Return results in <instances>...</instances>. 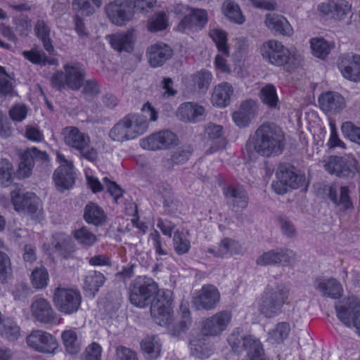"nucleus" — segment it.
Instances as JSON below:
<instances>
[{
    "instance_id": "obj_34",
    "label": "nucleus",
    "mask_w": 360,
    "mask_h": 360,
    "mask_svg": "<svg viewBox=\"0 0 360 360\" xmlns=\"http://www.w3.org/2000/svg\"><path fill=\"white\" fill-rule=\"evenodd\" d=\"M292 252L288 250H271L262 254L256 260L260 266L272 265L278 262H287Z\"/></svg>"
},
{
    "instance_id": "obj_58",
    "label": "nucleus",
    "mask_w": 360,
    "mask_h": 360,
    "mask_svg": "<svg viewBox=\"0 0 360 360\" xmlns=\"http://www.w3.org/2000/svg\"><path fill=\"white\" fill-rule=\"evenodd\" d=\"M25 160L30 159L34 165L35 162L41 163L49 161V156L46 152L39 150L36 147H32L25 151Z\"/></svg>"
},
{
    "instance_id": "obj_20",
    "label": "nucleus",
    "mask_w": 360,
    "mask_h": 360,
    "mask_svg": "<svg viewBox=\"0 0 360 360\" xmlns=\"http://www.w3.org/2000/svg\"><path fill=\"white\" fill-rule=\"evenodd\" d=\"M205 114V108L195 102H184L176 109V117L186 123H196Z\"/></svg>"
},
{
    "instance_id": "obj_63",
    "label": "nucleus",
    "mask_w": 360,
    "mask_h": 360,
    "mask_svg": "<svg viewBox=\"0 0 360 360\" xmlns=\"http://www.w3.org/2000/svg\"><path fill=\"white\" fill-rule=\"evenodd\" d=\"M85 352L84 360H101V359L102 347L96 342L89 345Z\"/></svg>"
},
{
    "instance_id": "obj_25",
    "label": "nucleus",
    "mask_w": 360,
    "mask_h": 360,
    "mask_svg": "<svg viewBox=\"0 0 360 360\" xmlns=\"http://www.w3.org/2000/svg\"><path fill=\"white\" fill-rule=\"evenodd\" d=\"M314 288L323 297L331 299H338L343 294V288L341 283L333 278L317 279Z\"/></svg>"
},
{
    "instance_id": "obj_14",
    "label": "nucleus",
    "mask_w": 360,
    "mask_h": 360,
    "mask_svg": "<svg viewBox=\"0 0 360 360\" xmlns=\"http://www.w3.org/2000/svg\"><path fill=\"white\" fill-rule=\"evenodd\" d=\"M105 13L110 21L119 26L126 25L134 16V9L127 0H116L108 4Z\"/></svg>"
},
{
    "instance_id": "obj_59",
    "label": "nucleus",
    "mask_w": 360,
    "mask_h": 360,
    "mask_svg": "<svg viewBox=\"0 0 360 360\" xmlns=\"http://www.w3.org/2000/svg\"><path fill=\"white\" fill-rule=\"evenodd\" d=\"M290 178V176H283L282 172L278 169L276 173V179L272 183V188L278 194H283L287 193L289 190L285 179Z\"/></svg>"
},
{
    "instance_id": "obj_57",
    "label": "nucleus",
    "mask_w": 360,
    "mask_h": 360,
    "mask_svg": "<svg viewBox=\"0 0 360 360\" xmlns=\"http://www.w3.org/2000/svg\"><path fill=\"white\" fill-rule=\"evenodd\" d=\"M13 94L12 79L0 66V94L11 96Z\"/></svg>"
},
{
    "instance_id": "obj_13",
    "label": "nucleus",
    "mask_w": 360,
    "mask_h": 360,
    "mask_svg": "<svg viewBox=\"0 0 360 360\" xmlns=\"http://www.w3.org/2000/svg\"><path fill=\"white\" fill-rule=\"evenodd\" d=\"M319 14L336 21H343L352 13V4L349 0H328L318 5Z\"/></svg>"
},
{
    "instance_id": "obj_35",
    "label": "nucleus",
    "mask_w": 360,
    "mask_h": 360,
    "mask_svg": "<svg viewBox=\"0 0 360 360\" xmlns=\"http://www.w3.org/2000/svg\"><path fill=\"white\" fill-rule=\"evenodd\" d=\"M105 276L100 272L91 271L86 273L84 279L82 287L86 295L94 297L99 288L104 284Z\"/></svg>"
},
{
    "instance_id": "obj_26",
    "label": "nucleus",
    "mask_w": 360,
    "mask_h": 360,
    "mask_svg": "<svg viewBox=\"0 0 360 360\" xmlns=\"http://www.w3.org/2000/svg\"><path fill=\"white\" fill-rule=\"evenodd\" d=\"M206 252L214 257L229 258L235 255L240 254L242 252V248L236 240L225 238L217 245L208 248Z\"/></svg>"
},
{
    "instance_id": "obj_40",
    "label": "nucleus",
    "mask_w": 360,
    "mask_h": 360,
    "mask_svg": "<svg viewBox=\"0 0 360 360\" xmlns=\"http://www.w3.org/2000/svg\"><path fill=\"white\" fill-rule=\"evenodd\" d=\"M213 79L212 74L207 70H200L188 77L183 79V82L186 83L191 79L193 86L200 91H206L210 86Z\"/></svg>"
},
{
    "instance_id": "obj_32",
    "label": "nucleus",
    "mask_w": 360,
    "mask_h": 360,
    "mask_svg": "<svg viewBox=\"0 0 360 360\" xmlns=\"http://www.w3.org/2000/svg\"><path fill=\"white\" fill-rule=\"evenodd\" d=\"M148 60L153 67L162 65L172 55V49L163 43L150 46L148 49Z\"/></svg>"
},
{
    "instance_id": "obj_1",
    "label": "nucleus",
    "mask_w": 360,
    "mask_h": 360,
    "mask_svg": "<svg viewBox=\"0 0 360 360\" xmlns=\"http://www.w3.org/2000/svg\"><path fill=\"white\" fill-rule=\"evenodd\" d=\"M154 294L156 296L150 307L154 321L159 326L167 327L172 335H181L191 324L190 311L187 304H181L180 311L184 320L179 324L172 323L173 296L171 290H158L157 283L152 278L139 276L131 286L129 300L133 305L143 308Z\"/></svg>"
},
{
    "instance_id": "obj_37",
    "label": "nucleus",
    "mask_w": 360,
    "mask_h": 360,
    "mask_svg": "<svg viewBox=\"0 0 360 360\" xmlns=\"http://www.w3.org/2000/svg\"><path fill=\"white\" fill-rule=\"evenodd\" d=\"M210 339H189L191 354L200 359L209 358L214 352V347L210 343Z\"/></svg>"
},
{
    "instance_id": "obj_53",
    "label": "nucleus",
    "mask_w": 360,
    "mask_h": 360,
    "mask_svg": "<svg viewBox=\"0 0 360 360\" xmlns=\"http://www.w3.org/2000/svg\"><path fill=\"white\" fill-rule=\"evenodd\" d=\"M101 5V0H73V6L84 15L93 13Z\"/></svg>"
},
{
    "instance_id": "obj_54",
    "label": "nucleus",
    "mask_w": 360,
    "mask_h": 360,
    "mask_svg": "<svg viewBox=\"0 0 360 360\" xmlns=\"http://www.w3.org/2000/svg\"><path fill=\"white\" fill-rule=\"evenodd\" d=\"M226 197L235 206L243 208L247 205L246 193L242 189L231 188L227 191Z\"/></svg>"
},
{
    "instance_id": "obj_39",
    "label": "nucleus",
    "mask_w": 360,
    "mask_h": 360,
    "mask_svg": "<svg viewBox=\"0 0 360 360\" xmlns=\"http://www.w3.org/2000/svg\"><path fill=\"white\" fill-rule=\"evenodd\" d=\"M309 43L312 55L321 60L326 59L334 47L332 42L321 37H314Z\"/></svg>"
},
{
    "instance_id": "obj_16",
    "label": "nucleus",
    "mask_w": 360,
    "mask_h": 360,
    "mask_svg": "<svg viewBox=\"0 0 360 360\" xmlns=\"http://www.w3.org/2000/svg\"><path fill=\"white\" fill-rule=\"evenodd\" d=\"M338 68L342 75L352 82H360V55L352 52L341 55Z\"/></svg>"
},
{
    "instance_id": "obj_12",
    "label": "nucleus",
    "mask_w": 360,
    "mask_h": 360,
    "mask_svg": "<svg viewBox=\"0 0 360 360\" xmlns=\"http://www.w3.org/2000/svg\"><path fill=\"white\" fill-rule=\"evenodd\" d=\"M56 158L59 167L53 174V181L57 188L61 191L70 189L74 186L75 181V172L72 162L58 151Z\"/></svg>"
},
{
    "instance_id": "obj_7",
    "label": "nucleus",
    "mask_w": 360,
    "mask_h": 360,
    "mask_svg": "<svg viewBox=\"0 0 360 360\" xmlns=\"http://www.w3.org/2000/svg\"><path fill=\"white\" fill-rule=\"evenodd\" d=\"M337 316L340 321L349 328L354 329L360 336V300L354 296L343 299L336 306Z\"/></svg>"
},
{
    "instance_id": "obj_24",
    "label": "nucleus",
    "mask_w": 360,
    "mask_h": 360,
    "mask_svg": "<svg viewBox=\"0 0 360 360\" xmlns=\"http://www.w3.org/2000/svg\"><path fill=\"white\" fill-rule=\"evenodd\" d=\"M257 102L254 100L243 101L239 109L232 115L234 123L239 127H245L250 124L257 111Z\"/></svg>"
},
{
    "instance_id": "obj_18",
    "label": "nucleus",
    "mask_w": 360,
    "mask_h": 360,
    "mask_svg": "<svg viewBox=\"0 0 360 360\" xmlns=\"http://www.w3.org/2000/svg\"><path fill=\"white\" fill-rule=\"evenodd\" d=\"M231 321V314L226 311L218 312L203 322L202 332L206 336H217L226 330Z\"/></svg>"
},
{
    "instance_id": "obj_5",
    "label": "nucleus",
    "mask_w": 360,
    "mask_h": 360,
    "mask_svg": "<svg viewBox=\"0 0 360 360\" xmlns=\"http://www.w3.org/2000/svg\"><path fill=\"white\" fill-rule=\"evenodd\" d=\"M289 290L283 285L267 286L255 303V307L264 316H277L288 303Z\"/></svg>"
},
{
    "instance_id": "obj_15",
    "label": "nucleus",
    "mask_w": 360,
    "mask_h": 360,
    "mask_svg": "<svg viewBox=\"0 0 360 360\" xmlns=\"http://www.w3.org/2000/svg\"><path fill=\"white\" fill-rule=\"evenodd\" d=\"M176 135L171 131L163 130L152 134L140 140L142 148L149 150L167 149L178 143Z\"/></svg>"
},
{
    "instance_id": "obj_41",
    "label": "nucleus",
    "mask_w": 360,
    "mask_h": 360,
    "mask_svg": "<svg viewBox=\"0 0 360 360\" xmlns=\"http://www.w3.org/2000/svg\"><path fill=\"white\" fill-rule=\"evenodd\" d=\"M259 98L262 102L271 108H277L279 103L275 86L271 84L262 87L259 92Z\"/></svg>"
},
{
    "instance_id": "obj_64",
    "label": "nucleus",
    "mask_w": 360,
    "mask_h": 360,
    "mask_svg": "<svg viewBox=\"0 0 360 360\" xmlns=\"http://www.w3.org/2000/svg\"><path fill=\"white\" fill-rule=\"evenodd\" d=\"M117 360H139L135 352L124 346H119L116 349Z\"/></svg>"
},
{
    "instance_id": "obj_29",
    "label": "nucleus",
    "mask_w": 360,
    "mask_h": 360,
    "mask_svg": "<svg viewBox=\"0 0 360 360\" xmlns=\"http://www.w3.org/2000/svg\"><path fill=\"white\" fill-rule=\"evenodd\" d=\"M72 240L70 236L64 233H56L43 243V249L50 255L53 253L63 254L71 247Z\"/></svg>"
},
{
    "instance_id": "obj_45",
    "label": "nucleus",
    "mask_w": 360,
    "mask_h": 360,
    "mask_svg": "<svg viewBox=\"0 0 360 360\" xmlns=\"http://www.w3.org/2000/svg\"><path fill=\"white\" fill-rule=\"evenodd\" d=\"M209 35L217 46L218 51L229 56L230 50L227 44V34L223 30L214 28L210 31Z\"/></svg>"
},
{
    "instance_id": "obj_51",
    "label": "nucleus",
    "mask_w": 360,
    "mask_h": 360,
    "mask_svg": "<svg viewBox=\"0 0 360 360\" xmlns=\"http://www.w3.org/2000/svg\"><path fill=\"white\" fill-rule=\"evenodd\" d=\"M13 168L11 162L6 160L0 161V186L7 187L12 181Z\"/></svg>"
},
{
    "instance_id": "obj_55",
    "label": "nucleus",
    "mask_w": 360,
    "mask_h": 360,
    "mask_svg": "<svg viewBox=\"0 0 360 360\" xmlns=\"http://www.w3.org/2000/svg\"><path fill=\"white\" fill-rule=\"evenodd\" d=\"M74 237L79 243L84 246L92 245L97 240L96 236L84 227L75 231Z\"/></svg>"
},
{
    "instance_id": "obj_3",
    "label": "nucleus",
    "mask_w": 360,
    "mask_h": 360,
    "mask_svg": "<svg viewBox=\"0 0 360 360\" xmlns=\"http://www.w3.org/2000/svg\"><path fill=\"white\" fill-rule=\"evenodd\" d=\"M284 146V134L278 127L264 124L256 131L255 137L246 145L250 157L260 153L270 156L281 153Z\"/></svg>"
},
{
    "instance_id": "obj_8",
    "label": "nucleus",
    "mask_w": 360,
    "mask_h": 360,
    "mask_svg": "<svg viewBox=\"0 0 360 360\" xmlns=\"http://www.w3.org/2000/svg\"><path fill=\"white\" fill-rule=\"evenodd\" d=\"M64 72L56 73L52 77V84L58 89L68 86L79 89L83 84L84 70L78 63H68L63 67Z\"/></svg>"
},
{
    "instance_id": "obj_17",
    "label": "nucleus",
    "mask_w": 360,
    "mask_h": 360,
    "mask_svg": "<svg viewBox=\"0 0 360 360\" xmlns=\"http://www.w3.org/2000/svg\"><path fill=\"white\" fill-rule=\"evenodd\" d=\"M205 146L206 154H212L222 148L225 143L222 126L209 123L204 130Z\"/></svg>"
},
{
    "instance_id": "obj_19",
    "label": "nucleus",
    "mask_w": 360,
    "mask_h": 360,
    "mask_svg": "<svg viewBox=\"0 0 360 360\" xmlns=\"http://www.w3.org/2000/svg\"><path fill=\"white\" fill-rule=\"evenodd\" d=\"M220 293L217 288L212 285L203 286L193 299V304L197 309H212L219 302Z\"/></svg>"
},
{
    "instance_id": "obj_52",
    "label": "nucleus",
    "mask_w": 360,
    "mask_h": 360,
    "mask_svg": "<svg viewBox=\"0 0 360 360\" xmlns=\"http://www.w3.org/2000/svg\"><path fill=\"white\" fill-rule=\"evenodd\" d=\"M34 30L37 37L41 40L44 49L49 52L52 51L53 46L49 37L50 30L44 22L38 21Z\"/></svg>"
},
{
    "instance_id": "obj_23",
    "label": "nucleus",
    "mask_w": 360,
    "mask_h": 360,
    "mask_svg": "<svg viewBox=\"0 0 360 360\" xmlns=\"http://www.w3.org/2000/svg\"><path fill=\"white\" fill-rule=\"evenodd\" d=\"M326 194L335 205L340 207L342 210H347L353 207L347 186L332 184L327 188Z\"/></svg>"
},
{
    "instance_id": "obj_48",
    "label": "nucleus",
    "mask_w": 360,
    "mask_h": 360,
    "mask_svg": "<svg viewBox=\"0 0 360 360\" xmlns=\"http://www.w3.org/2000/svg\"><path fill=\"white\" fill-rule=\"evenodd\" d=\"M279 169L282 172L283 176H290V178H285V182L290 189H296L305 185V176L302 174H297L290 168L280 167Z\"/></svg>"
},
{
    "instance_id": "obj_42",
    "label": "nucleus",
    "mask_w": 360,
    "mask_h": 360,
    "mask_svg": "<svg viewBox=\"0 0 360 360\" xmlns=\"http://www.w3.org/2000/svg\"><path fill=\"white\" fill-rule=\"evenodd\" d=\"M84 217L86 222L95 225L101 224L105 219L103 210L98 205L92 202L86 205Z\"/></svg>"
},
{
    "instance_id": "obj_43",
    "label": "nucleus",
    "mask_w": 360,
    "mask_h": 360,
    "mask_svg": "<svg viewBox=\"0 0 360 360\" xmlns=\"http://www.w3.org/2000/svg\"><path fill=\"white\" fill-rule=\"evenodd\" d=\"M160 339H142L141 347L147 359H156L160 356L162 344Z\"/></svg>"
},
{
    "instance_id": "obj_6",
    "label": "nucleus",
    "mask_w": 360,
    "mask_h": 360,
    "mask_svg": "<svg viewBox=\"0 0 360 360\" xmlns=\"http://www.w3.org/2000/svg\"><path fill=\"white\" fill-rule=\"evenodd\" d=\"M61 135L65 144L78 150L83 158L91 162L97 160L101 141L91 143L89 136L75 127H65Z\"/></svg>"
},
{
    "instance_id": "obj_61",
    "label": "nucleus",
    "mask_w": 360,
    "mask_h": 360,
    "mask_svg": "<svg viewBox=\"0 0 360 360\" xmlns=\"http://www.w3.org/2000/svg\"><path fill=\"white\" fill-rule=\"evenodd\" d=\"M149 240L151 242L152 246L158 256H165L168 254L167 251L162 248L161 236L158 231L154 230L150 233Z\"/></svg>"
},
{
    "instance_id": "obj_36",
    "label": "nucleus",
    "mask_w": 360,
    "mask_h": 360,
    "mask_svg": "<svg viewBox=\"0 0 360 360\" xmlns=\"http://www.w3.org/2000/svg\"><path fill=\"white\" fill-rule=\"evenodd\" d=\"M221 13L231 22L242 25L245 21V17L239 5L232 0H226L223 2Z\"/></svg>"
},
{
    "instance_id": "obj_31",
    "label": "nucleus",
    "mask_w": 360,
    "mask_h": 360,
    "mask_svg": "<svg viewBox=\"0 0 360 360\" xmlns=\"http://www.w3.org/2000/svg\"><path fill=\"white\" fill-rule=\"evenodd\" d=\"M266 26L271 30L285 36H291L293 28L283 15L276 13H269L266 16Z\"/></svg>"
},
{
    "instance_id": "obj_60",
    "label": "nucleus",
    "mask_w": 360,
    "mask_h": 360,
    "mask_svg": "<svg viewBox=\"0 0 360 360\" xmlns=\"http://www.w3.org/2000/svg\"><path fill=\"white\" fill-rule=\"evenodd\" d=\"M11 274V263L8 256L0 252V280L5 281Z\"/></svg>"
},
{
    "instance_id": "obj_28",
    "label": "nucleus",
    "mask_w": 360,
    "mask_h": 360,
    "mask_svg": "<svg viewBox=\"0 0 360 360\" xmlns=\"http://www.w3.org/2000/svg\"><path fill=\"white\" fill-rule=\"evenodd\" d=\"M233 341H229L232 345L234 352H239L237 349L234 348V345L241 343L247 350V356L249 360H266L265 357L264 350L260 339H233Z\"/></svg>"
},
{
    "instance_id": "obj_62",
    "label": "nucleus",
    "mask_w": 360,
    "mask_h": 360,
    "mask_svg": "<svg viewBox=\"0 0 360 360\" xmlns=\"http://www.w3.org/2000/svg\"><path fill=\"white\" fill-rule=\"evenodd\" d=\"M34 165L30 159L25 160V152L22 154L21 162L17 171L18 178L24 179L30 176Z\"/></svg>"
},
{
    "instance_id": "obj_50",
    "label": "nucleus",
    "mask_w": 360,
    "mask_h": 360,
    "mask_svg": "<svg viewBox=\"0 0 360 360\" xmlns=\"http://www.w3.org/2000/svg\"><path fill=\"white\" fill-rule=\"evenodd\" d=\"M341 131L345 138L360 146V127L345 122L341 126Z\"/></svg>"
},
{
    "instance_id": "obj_9",
    "label": "nucleus",
    "mask_w": 360,
    "mask_h": 360,
    "mask_svg": "<svg viewBox=\"0 0 360 360\" xmlns=\"http://www.w3.org/2000/svg\"><path fill=\"white\" fill-rule=\"evenodd\" d=\"M14 209L17 212L27 211L36 219L42 215L41 201L33 193H24L19 187H15L11 193Z\"/></svg>"
},
{
    "instance_id": "obj_2",
    "label": "nucleus",
    "mask_w": 360,
    "mask_h": 360,
    "mask_svg": "<svg viewBox=\"0 0 360 360\" xmlns=\"http://www.w3.org/2000/svg\"><path fill=\"white\" fill-rule=\"evenodd\" d=\"M169 13L179 18L175 29L181 32L201 30L208 20L207 12L205 9L179 3L169 6L167 12L158 11L151 15L147 21L148 30L158 32L167 30L170 25Z\"/></svg>"
},
{
    "instance_id": "obj_47",
    "label": "nucleus",
    "mask_w": 360,
    "mask_h": 360,
    "mask_svg": "<svg viewBox=\"0 0 360 360\" xmlns=\"http://www.w3.org/2000/svg\"><path fill=\"white\" fill-rule=\"evenodd\" d=\"M173 245L175 252L178 255L187 253L191 248V241L188 238V232L176 231L173 238Z\"/></svg>"
},
{
    "instance_id": "obj_10",
    "label": "nucleus",
    "mask_w": 360,
    "mask_h": 360,
    "mask_svg": "<svg viewBox=\"0 0 360 360\" xmlns=\"http://www.w3.org/2000/svg\"><path fill=\"white\" fill-rule=\"evenodd\" d=\"M53 302L60 311L70 314L79 309L81 304V295L76 289L58 287L54 291Z\"/></svg>"
},
{
    "instance_id": "obj_22",
    "label": "nucleus",
    "mask_w": 360,
    "mask_h": 360,
    "mask_svg": "<svg viewBox=\"0 0 360 360\" xmlns=\"http://www.w3.org/2000/svg\"><path fill=\"white\" fill-rule=\"evenodd\" d=\"M321 109L327 114H335L341 112L346 106L343 96L335 92L322 94L319 98Z\"/></svg>"
},
{
    "instance_id": "obj_27",
    "label": "nucleus",
    "mask_w": 360,
    "mask_h": 360,
    "mask_svg": "<svg viewBox=\"0 0 360 360\" xmlns=\"http://www.w3.org/2000/svg\"><path fill=\"white\" fill-rule=\"evenodd\" d=\"M107 39L113 49L120 52L123 51L130 52L133 49L135 41L134 30H129L126 32L112 34L107 36Z\"/></svg>"
},
{
    "instance_id": "obj_38",
    "label": "nucleus",
    "mask_w": 360,
    "mask_h": 360,
    "mask_svg": "<svg viewBox=\"0 0 360 360\" xmlns=\"http://www.w3.org/2000/svg\"><path fill=\"white\" fill-rule=\"evenodd\" d=\"M269 335L272 338H286L288 335L305 338L311 335L307 329L292 330L290 323L287 322H280L275 325L274 328L269 330Z\"/></svg>"
},
{
    "instance_id": "obj_44",
    "label": "nucleus",
    "mask_w": 360,
    "mask_h": 360,
    "mask_svg": "<svg viewBox=\"0 0 360 360\" xmlns=\"http://www.w3.org/2000/svg\"><path fill=\"white\" fill-rule=\"evenodd\" d=\"M26 339L27 345L41 353H53L58 347L57 339Z\"/></svg>"
},
{
    "instance_id": "obj_30",
    "label": "nucleus",
    "mask_w": 360,
    "mask_h": 360,
    "mask_svg": "<svg viewBox=\"0 0 360 360\" xmlns=\"http://www.w3.org/2000/svg\"><path fill=\"white\" fill-rule=\"evenodd\" d=\"M123 120L133 140L144 134L148 129V121L141 114H129L124 117Z\"/></svg>"
},
{
    "instance_id": "obj_11",
    "label": "nucleus",
    "mask_w": 360,
    "mask_h": 360,
    "mask_svg": "<svg viewBox=\"0 0 360 360\" xmlns=\"http://www.w3.org/2000/svg\"><path fill=\"white\" fill-rule=\"evenodd\" d=\"M323 167L330 174L354 177L358 172V162L352 156H330L323 161Z\"/></svg>"
},
{
    "instance_id": "obj_21",
    "label": "nucleus",
    "mask_w": 360,
    "mask_h": 360,
    "mask_svg": "<svg viewBox=\"0 0 360 360\" xmlns=\"http://www.w3.org/2000/svg\"><path fill=\"white\" fill-rule=\"evenodd\" d=\"M233 95V85L227 82H223L214 86L210 102L214 107L224 108L230 105Z\"/></svg>"
},
{
    "instance_id": "obj_33",
    "label": "nucleus",
    "mask_w": 360,
    "mask_h": 360,
    "mask_svg": "<svg viewBox=\"0 0 360 360\" xmlns=\"http://www.w3.org/2000/svg\"><path fill=\"white\" fill-rule=\"evenodd\" d=\"M32 314L37 320L49 323L54 318V312L50 304L43 298L36 300L32 304Z\"/></svg>"
},
{
    "instance_id": "obj_4",
    "label": "nucleus",
    "mask_w": 360,
    "mask_h": 360,
    "mask_svg": "<svg viewBox=\"0 0 360 360\" xmlns=\"http://www.w3.org/2000/svg\"><path fill=\"white\" fill-rule=\"evenodd\" d=\"M259 53L265 61L276 67H293L301 57L295 47H286L275 39L264 42L259 48Z\"/></svg>"
},
{
    "instance_id": "obj_46",
    "label": "nucleus",
    "mask_w": 360,
    "mask_h": 360,
    "mask_svg": "<svg viewBox=\"0 0 360 360\" xmlns=\"http://www.w3.org/2000/svg\"><path fill=\"white\" fill-rule=\"evenodd\" d=\"M109 137L113 141L124 142L133 140L128 132L127 124L122 118L109 131Z\"/></svg>"
},
{
    "instance_id": "obj_49",
    "label": "nucleus",
    "mask_w": 360,
    "mask_h": 360,
    "mask_svg": "<svg viewBox=\"0 0 360 360\" xmlns=\"http://www.w3.org/2000/svg\"><path fill=\"white\" fill-rule=\"evenodd\" d=\"M49 276L47 269L44 266L36 267L31 274V282L34 288L41 289L49 283Z\"/></svg>"
},
{
    "instance_id": "obj_56",
    "label": "nucleus",
    "mask_w": 360,
    "mask_h": 360,
    "mask_svg": "<svg viewBox=\"0 0 360 360\" xmlns=\"http://www.w3.org/2000/svg\"><path fill=\"white\" fill-rule=\"evenodd\" d=\"M224 53L217 54L214 58V67L217 72L223 75H229L233 72L231 65L228 62L227 58Z\"/></svg>"
}]
</instances>
